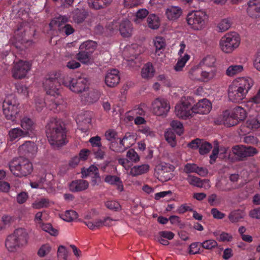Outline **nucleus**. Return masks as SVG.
<instances>
[{
  "label": "nucleus",
  "instance_id": "6e6552de",
  "mask_svg": "<svg viewBox=\"0 0 260 260\" xmlns=\"http://www.w3.org/2000/svg\"><path fill=\"white\" fill-rule=\"evenodd\" d=\"M62 85L75 93H81L88 88V80L84 76L74 78L68 75L63 78Z\"/></svg>",
  "mask_w": 260,
  "mask_h": 260
},
{
  "label": "nucleus",
  "instance_id": "58836bf2",
  "mask_svg": "<svg viewBox=\"0 0 260 260\" xmlns=\"http://www.w3.org/2000/svg\"><path fill=\"white\" fill-rule=\"evenodd\" d=\"M82 175L85 176L93 175L94 177L93 178H95V179L93 180L92 182H95V179H100V176L98 173V169L96 167L93 165L91 166L89 168L86 169V170L82 171Z\"/></svg>",
  "mask_w": 260,
  "mask_h": 260
},
{
  "label": "nucleus",
  "instance_id": "a18cd8bd",
  "mask_svg": "<svg viewBox=\"0 0 260 260\" xmlns=\"http://www.w3.org/2000/svg\"><path fill=\"white\" fill-rule=\"evenodd\" d=\"M215 61L216 59L214 56L212 55H208L202 60L200 64L201 67L204 66L211 68L214 66Z\"/></svg>",
  "mask_w": 260,
  "mask_h": 260
},
{
  "label": "nucleus",
  "instance_id": "052dcab7",
  "mask_svg": "<svg viewBox=\"0 0 260 260\" xmlns=\"http://www.w3.org/2000/svg\"><path fill=\"white\" fill-rule=\"evenodd\" d=\"M101 138L100 136H96L92 137L89 140V142L91 144L93 149L102 148V145L101 142Z\"/></svg>",
  "mask_w": 260,
  "mask_h": 260
},
{
  "label": "nucleus",
  "instance_id": "9b49d317",
  "mask_svg": "<svg viewBox=\"0 0 260 260\" xmlns=\"http://www.w3.org/2000/svg\"><path fill=\"white\" fill-rule=\"evenodd\" d=\"M152 110L154 114L157 116H166L170 109L169 102L161 98L155 99L152 103Z\"/></svg>",
  "mask_w": 260,
  "mask_h": 260
},
{
  "label": "nucleus",
  "instance_id": "423d86ee",
  "mask_svg": "<svg viewBox=\"0 0 260 260\" xmlns=\"http://www.w3.org/2000/svg\"><path fill=\"white\" fill-rule=\"evenodd\" d=\"M19 105L15 96L11 95L6 98L3 102V110L7 119L16 122L19 113Z\"/></svg>",
  "mask_w": 260,
  "mask_h": 260
},
{
  "label": "nucleus",
  "instance_id": "412c9836",
  "mask_svg": "<svg viewBox=\"0 0 260 260\" xmlns=\"http://www.w3.org/2000/svg\"><path fill=\"white\" fill-rule=\"evenodd\" d=\"M119 71L116 69L109 71L105 76V83L110 87L116 86L119 83Z\"/></svg>",
  "mask_w": 260,
  "mask_h": 260
},
{
  "label": "nucleus",
  "instance_id": "20e7f679",
  "mask_svg": "<svg viewBox=\"0 0 260 260\" xmlns=\"http://www.w3.org/2000/svg\"><path fill=\"white\" fill-rule=\"evenodd\" d=\"M11 173L16 177L22 178L30 175L33 171V166L30 160L23 157L14 158L9 163Z\"/></svg>",
  "mask_w": 260,
  "mask_h": 260
},
{
  "label": "nucleus",
  "instance_id": "c85d7f7f",
  "mask_svg": "<svg viewBox=\"0 0 260 260\" xmlns=\"http://www.w3.org/2000/svg\"><path fill=\"white\" fill-rule=\"evenodd\" d=\"M222 121L223 124L226 126H234L238 123V120L235 117L233 116L231 112L225 111L223 114Z\"/></svg>",
  "mask_w": 260,
  "mask_h": 260
},
{
  "label": "nucleus",
  "instance_id": "f704fd0d",
  "mask_svg": "<svg viewBox=\"0 0 260 260\" xmlns=\"http://www.w3.org/2000/svg\"><path fill=\"white\" fill-rule=\"evenodd\" d=\"M96 46L97 44L95 42L92 40H87L80 45L79 50L92 54L96 49Z\"/></svg>",
  "mask_w": 260,
  "mask_h": 260
},
{
  "label": "nucleus",
  "instance_id": "c9c22d12",
  "mask_svg": "<svg viewBox=\"0 0 260 260\" xmlns=\"http://www.w3.org/2000/svg\"><path fill=\"white\" fill-rule=\"evenodd\" d=\"M186 180L189 184L200 188L204 186V183L209 182L208 180H201L199 178L191 175H188L187 177L186 178Z\"/></svg>",
  "mask_w": 260,
  "mask_h": 260
},
{
  "label": "nucleus",
  "instance_id": "6e6d98bb",
  "mask_svg": "<svg viewBox=\"0 0 260 260\" xmlns=\"http://www.w3.org/2000/svg\"><path fill=\"white\" fill-rule=\"evenodd\" d=\"M212 148V146L210 143L202 141L199 147V152L202 155L207 154Z\"/></svg>",
  "mask_w": 260,
  "mask_h": 260
},
{
  "label": "nucleus",
  "instance_id": "4d7b16f0",
  "mask_svg": "<svg viewBox=\"0 0 260 260\" xmlns=\"http://www.w3.org/2000/svg\"><path fill=\"white\" fill-rule=\"evenodd\" d=\"M32 206L36 209L46 208L49 206V200L46 198H42L39 201L34 203Z\"/></svg>",
  "mask_w": 260,
  "mask_h": 260
},
{
  "label": "nucleus",
  "instance_id": "aec40b11",
  "mask_svg": "<svg viewBox=\"0 0 260 260\" xmlns=\"http://www.w3.org/2000/svg\"><path fill=\"white\" fill-rule=\"evenodd\" d=\"M247 13L251 18H260V0L250 1L247 3Z\"/></svg>",
  "mask_w": 260,
  "mask_h": 260
},
{
  "label": "nucleus",
  "instance_id": "2f4dec72",
  "mask_svg": "<svg viewBox=\"0 0 260 260\" xmlns=\"http://www.w3.org/2000/svg\"><path fill=\"white\" fill-rule=\"evenodd\" d=\"M87 16V12L84 9H75L73 12V18L77 23L82 22Z\"/></svg>",
  "mask_w": 260,
  "mask_h": 260
},
{
  "label": "nucleus",
  "instance_id": "79ce46f5",
  "mask_svg": "<svg viewBox=\"0 0 260 260\" xmlns=\"http://www.w3.org/2000/svg\"><path fill=\"white\" fill-rule=\"evenodd\" d=\"M91 54L85 51L80 50L76 55V58L82 63L87 64L90 61Z\"/></svg>",
  "mask_w": 260,
  "mask_h": 260
},
{
  "label": "nucleus",
  "instance_id": "680f3d73",
  "mask_svg": "<svg viewBox=\"0 0 260 260\" xmlns=\"http://www.w3.org/2000/svg\"><path fill=\"white\" fill-rule=\"evenodd\" d=\"M126 156L131 161L134 162L140 160L139 156L133 149H131L127 152Z\"/></svg>",
  "mask_w": 260,
  "mask_h": 260
},
{
  "label": "nucleus",
  "instance_id": "bb28decb",
  "mask_svg": "<svg viewBox=\"0 0 260 260\" xmlns=\"http://www.w3.org/2000/svg\"><path fill=\"white\" fill-rule=\"evenodd\" d=\"M25 131L20 127L11 128L8 133V136L11 141L18 140L22 138L28 137Z\"/></svg>",
  "mask_w": 260,
  "mask_h": 260
},
{
  "label": "nucleus",
  "instance_id": "a19ab883",
  "mask_svg": "<svg viewBox=\"0 0 260 260\" xmlns=\"http://www.w3.org/2000/svg\"><path fill=\"white\" fill-rule=\"evenodd\" d=\"M214 235L216 237V239L220 242H230L233 239L231 235L224 232L221 233L215 232L214 233Z\"/></svg>",
  "mask_w": 260,
  "mask_h": 260
},
{
  "label": "nucleus",
  "instance_id": "6ab92c4d",
  "mask_svg": "<svg viewBox=\"0 0 260 260\" xmlns=\"http://www.w3.org/2000/svg\"><path fill=\"white\" fill-rule=\"evenodd\" d=\"M211 108V103L207 99H203L199 101L198 103L193 106L194 114L196 113L200 114H208Z\"/></svg>",
  "mask_w": 260,
  "mask_h": 260
},
{
  "label": "nucleus",
  "instance_id": "0eeeda50",
  "mask_svg": "<svg viewBox=\"0 0 260 260\" xmlns=\"http://www.w3.org/2000/svg\"><path fill=\"white\" fill-rule=\"evenodd\" d=\"M240 42V37L237 32L227 33L221 38L220 47L224 53H230L239 47Z\"/></svg>",
  "mask_w": 260,
  "mask_h": 260
},
{
  "label": "nucleus",
  "instance_id": "cd10ccee",
  "mask_svg": "<svg viewBox=\"0 0 260 260\" xmlns=\"http://www.w3.org/2000/svg\"><path fill=\"white\" fill-rule=\"evenodd\" d=\"M119 31L123 37H129L132 33V24L127 20L122 21L119 25Z\"/></svg>",
  "mask_w": 260,
  "mask_h": 260
},
{
  "label": "nucleus",
  "instance_id": "2eb2a0df",
  "mask_svg": "<svg viewBox=\"0 0 260 260\" xmlns=\"http://www.w3.org/2000/svg\"><path fill=\"white\" fill-rule=\"evenodd\" d=\"M190 78L194 80L207 82L214 76L212 71H201L198 68H192L189 71Z\"/></svg>",
  "mask_w": 260,
  "mask_h": 260
},
{
  "label": "nucleus",
  "instance_id": "39448f33",
  "mask_svg": "<svg viewBox=\"0 0 260 260\" xmlns=\"http://www.w3.org/2000/svg\"><path fill=\"white\" fill-rule=\"evenodd\" d=\"M28 233L23 228L16 229L13 234L9 235L6 241L5 245L10 251H14L17 247L25 245L27 243Z\"/></svg>",
  "mask_w": 260,
  "mask_h": 260
},
{
  "label": "nucleus",
  "instance_id": "37998d69",
  "mask_svg": "<svg viewBox=\"0 0 260 260\" xmlns=\"http://www.w3.org/2000/svg\"><path fill=\"white\" fill-rule=\"evenodd\" d=\"M131 139L132 137L130 135L128 136L127 135H125L122 139H120L119 145L122 148L123 152L125 151L133 145V143L128 142Z\"/></svg>",
  "mask_w": 260,
  "mask_h": 260
},
{
  "label": "nucleus",
  "instance_id": "b1692460",
  "mask_svg": "<svg viewBox=\"0 0 260 260\" xmlns=\"http://www.w3.org/2000/svg\"><path fill=\"white\" fill-rule=\"evenodd\" d=\"M181 8L177 6L169 7L166 10V15L169 20H176L182 15Z\"/></svg>",
  "mask_w": 260,
  "mask_h": 260
},
{
  "label": "nucleus",
  "instance_id": "4be33fe9",
  "mask_svg": "<svg viewBox=\"0 0 260 260\" xmlns=\"http://www.w3.org/2000/svg\"><path fill=\"white\" fill-rule=\"evenodd\" d=\"M260 127V121L255 117H250L240 126L241 132L245 134L249 133L251 130L255 129Z\"/></svg>",
  "mask_w": 260,
  "mask_h": 260
},
{
  "label": "nucleus",
  "instance_id": "f8f14e48",
  "mask_svg": "<svg viewBox=\"0 0 260 260\" xmlns=\"http://www.w3.org/2000/svg\"><path fill=\"white\" fill-rule=\"evenodd\" d=\"M31 64L27 61L20 60L14 62L12 70L13 77L15 79H22L24 78L30 70Z\"/></svg>",
  "mask_w": 260,
  "mask_h": 260
},
{
  "label": "nucleus",
  "instance_id": "0e129e2a",
  "mask_svg": "<svg viewBox=\"0 0 260 260\" xmlns=\"http://www.w3.org/2000/svg\"><path fill=\"white\" fill-rule=\"evenodd\" d=\"M120 178L116 176L108 175L105 177L104 181L111 185H115L120 182Z\"/></svg>",
  "mask_w": 260,
  "mask_h": 260
},
{
  "label": "nucleus",
  "instance_id": "393cba45",
  "mask_svg": "<svg viewBox=\"0 0 260 260\" xmlns=\"http://www.w3.org/2000/svg\"><path fill=\"white\" fill-rule=\"evenodd\" d=\"M88 185V182L86 180H76L70 183V189L72 192L81 191L87 188Z\"/></svg>",
  "mask_w": 260,
  "mask_h": 260
},
{
  "label": "nucleus",
  "instance_id": "4468645a",
  "mask_svg": "<svg viewBox=\"0 0 260 260\" xmlns=\"http://www.w3.org/2000/svg\"><path fill=\"white\" fill-rule=\"evenodd\" d=\"M232 151L239 160H243L244 158L253 156L257 153L255 148L243 145H237L233 147Z\"/></svg>",
  "mask_w": 260,
  "mask_h": 260
},
{
  "label": "nucleus",
  "instance_id": "bf43d9fd",
  "mask_svg": "<svg viewBox=\"0 0 260 260\" xmlns=\"http://www.w3.org/2000/svg\"><path fill=\"white\" fill-rule=\"evenodd\" d=\"M165 138L166 141L172 147H174L176 145V136L173 132H167L165 133Z\"/></svg>",
  "mask_w": 260,
  "mask_h": 260
},
{
  "label": "nucleus",
  "instance_id": "3c124183",
  "mask_svg": "<svg viewBox=\"0 0 260 260\" xmlns=\"http://www.w3.org/2000/svg\"><path fill=\"white\" fill-rule=\"evenodd\" d=\"M68 18L65 16H61L58 18L52 19L50 24L49 26L51 28H52L54 26L56 25L59 28V24H61L63 25L68 21Z\"/></svg>",
  "mask_w": 260,
  "mask_h": 260
},
{
  "label": "nucleus",
  "instance_id": "774afa93",
  "mask_svg": "<svg viewBox=\"0 0 260 260\" xmlns=\"http://www.w3.org/2000/svg\"><path fill=\"white\" fill-rule=\"evenodd\" d=\"M106 206L108 209L115 211H118L120 208L119 204L115 201H107L106 203Z\"/></svg>",
  "mask_w": 260,
  "mask_h": 260
},
{
  "label": "nucleus",
  "instance_id": "a878e982",
  "mask_svg": "<svg viewBox=\"0 0 260 260\" xmlns=\"http://www.w3.org/2000/svg\"><path fill=\"white\" fill-rule=\"evenodd\" d=\"M113 0H87L89 7L94 10H101L110 5Z\"/></svg>",
  "mask_w": 260,
  "mask_h": 260
},
{
  "label": "nucleus",
  "instance_id": "dca6fc26",
  "mask_svg": "<svg viewBox=\"0 0 260 260\" xmlns=\"http://www.w3.org/2000/svg\"><path fill=\"white\" fill-rule=\"evenodd\" d=\"M37 150V145L31 141H26L18 148L19 153L28 157H34Z\"/></svg>",
  "mask_w": 260,
  "mask_h": 260
},
{
  "label": "nucleus",
  "instance_id": "c756f323",
  "mask_svg": "<svg viewBox=\"0 0 260 260\" xmlns=\"http://www.w3.org/2000/svg\"><path fill=\"white\" fill-rule=\"evenodd\" d=\"M149 169V166L147 164L135 166L131 168L129 174L133 176H137L147 173Z\"/></svg>",
  "mask_w": 260,
  "mask_h": 260
},
{
  "label": "nucleus",
  "instance_id": "a211bd4d",
  "mask_svg": "<svg viewBox=\"0 0 260 260\" xmlns=\"http://www.w3.org/2000/svg\"><path fill=\"white\" fill-rule=\"evenodd\" d=\"M100 95V92L98 90L88 88L81 95V101L85 104H92L98 101Z\"/></svg>",
  "mask_w": 260,
  "mask_h": 260
},
{
  "label": "nucleus",
  "instance_id": "7c9ffc66",
  "mask_svg": "<svg viewBox=\"0 0 260 260\" xmlns=\"http://www.w3.org/2000/svg\"><path fill=\"white\" fill-rule=\"evenodd\" d=\"M147 22L148 27L152 29H157L160 24L159 18L154 14H150L148 15Z\"/></svg>",
  "mask_w": 260,
  "mask_h": 260
},
{
  "label": "nucleus",
  "instance_id": "473e14b6",
  "mask_svg": "<svg viewBox=\"0 0 260 260\" xmlns=\"http://www.w3.org/2000/svg\"><path fill=\"white\" fill-rule=\"evenodd\" d=\"M153 43L155 47V54L159 56L162 53L166 47L165 40L160 37H156L153 40Z\"/></svg>",
  "mask_w": 260,
  "mask_h": 260
},
{
  "label": "nucleus",
  "instance_id": "9d476101",
  "mask_svg": "<svg viewBox=\"0 0 260 260\" xmlns=\"http://www.w3.org/2000/svg\"><path fill=\"white\" fill-rule=\"evenodd\" d=\"M30 31L29 24L26 22L21 23L14 31V39L16 41V43H20L22 44L27 42L29 36L31 35Z\"/></svg>",
  "mask_w": 260,
  "mask_h": 260
},
{
  "label": "nucleus",
  "instance_id": "338daca9",
  "mask_svg": "<svg viewBox=\"0 0 260 260\" xmlns=\"http://www.w3.org/2000/svg\"><path fill=\"white\" fill-rule=\"evenodd\" d=\"M197 169L198 166L196 164L187 163L184 166V172L187 174L196 173Z\"/></svg>",
  "mask_w": 260,
  "mask_h": 260
},
{
  "label": "nucleus",
  "instance_id": "1a4fd4ad",
  "mask_svg": "<svg viewBox=\"0 0 260 260\" xmlns=\"http://www.w3.org/2000/svg\"><path fill=\"white\" fill-rule=\"evenodd\" d=\"M208 16L202 10L194 11L188 14L186 21L189 25L194 30H201L204 27Z\"/></svg>",
  "mask_w": 260,
  "mask_h": 260
},
{
  "label": "nucleus",
  "instance_id": "72a5a7b5",
  "mask_svg": "<svg viewBox=\"0 0 260 260\" xmlns=\"http://www.w3.org/2000/svg\"><path fill=\"white\" fill-rule=\"evenodd\" d=\"M155 70L151 62H147L143 67L141 75L143 78L149 79L153 77Z\"/></svg>",
  "mask_w": 260,
  "mask_h": 260
},
{
  "label": "nucleus",
  "instance_id": "ddd939ff",
  "mask_svg": "<svg viewBox=\"0 0 260 260\" xmlns=\"http://www.w3.org/2000/svg\"><path fill=\"white\" fill-rule=\"evenodd\" d=\"M176 116L183 119L192 117L194 116L193 106L187 101L177 104L175 106Z\"/></svg>",
  "mask_w": 260,
  "mask_h": 260
},
{
  "label": "nucleus",
  "instance_id": "69168bd1",
  "mask_svg": "<svg viewBox=\"0 0 260 260\" xmlns=\"http://www.w3.org/2000/svg\"><path fill=\"white\" fill-rule=\"evenodd\" d=\"M68 251L66 247L60 245L58 248L57 256L60 259L66 260L68 257Z\"/></svg>",
  "mask_w": 260,
  "mask_h": 260
},
{
  "label": "nucleus",
  "instance_id": "e2e57ef3",
  "mask_svg": "<svg viewBox=\"0 0 260 260\" xmlns=\"http://www.w3.org/2000/svg\"><path fill=\"white\" fill-rule=\"evenodd\" d=\"M105 136L107 140L112 142L116 140L117 133L114 129H110L105 132Z\"/></svg>",
  "mask_w": 260,
  "mask_h": 260
},
{
  "label": "nucleus",
  "instance_id": "09e8293b",
  "mask_svg": "<svg viewBox=\"0 0 260 260\" xmlns=\"http://www.w3.org/2000/svg\"><path fill=\"white\" fill-rule=\"evenodd\" d=\"M171 125L174 131L179 136L181 135L184 131L182 123L178 120H173L171 123Z\"/></svg>",
  "mask_w": 260,
  "mask_h": 260
},
{
  "label": "nucleus",
  "instance_id": "8fccbe9b",
  "mask_svg": "<svg viewBox=\"0 0 260 260\" xmlns=\"http://www.w3.org/2000/svg\"><path fill=\"white\" fill-rule=\"evenodd\" d=\"M77 120L79 122H81L88 127L91 121V113L89 111L85 112L83 115L78 116Z\"/></svg>",
  "mask_w": 260,
  "mask_h": 260
},
{
  "label": "nucleus",
  "instance_id": "ea45409f",
  "mask_svg": "<svg viewBox=\"0 0 260 260\" xmlns=\"http://www.w3.org/2000/svg\"><path fill=\"white\" fill-rule=\"evenodd\" d=\"M61 217L64 221L71 222L78 218V214L74 210H67L61 214Z\"/></svg>",
  "mask_w": 260,
  "mask_h": 260
},
{
  "label": "nucleus",
  "instance_id": "13d9d810",
  "mask_svg": "<svg viewBox=\"0 0 260 260\" xmlns=\"http://www.w3.org/2000/svg\"><path fill=\"white\" fill-rule=\"evenodd\" d=\"M231 21L230 19H223L218 24V28L221 32H224L227 30L231 26Z\"/></svg>",
  "mask_w": 260,
  "mask_h": 260
},
{
  "label": "nucleus",
  "instance_id": "5701e85b",
  "mask_svg": "<svg viewBox=\"0 0 260 260\" xmlns=\"http://www.w3.org/2000/svg\"><path fill=\"white\" fill-rule=\"evenodd\" d=\"M20 126L22 130L25 131L28 137L34 134L36 124L32 119L28 117H24L20 120Z\"/></svg>",
  "mask_w": 260,
  "mask_h": 260
},
{
  "label": "nucleus",
  "instance_id": "e433bc0d",
  "mask_svg": "<svg viewBox=\"0 0 260 260\" xmlns=\"http://www.w3.org/2000/svg\"><path fill=\"white\" fill-rule=\"evenodd\" d=\"M231 113L233 116L238 120V122L243 120L246 117V112L245 109L240 106L234 108L232 111Z\"/></svg>",
  "mask_w": 260,
  "mask_h": 260
},
{
  "label": "nucleus",
  "instance_id": "5fc2aeb1",
  "mask_svg": "<svg viewBox=\"0 0 260 260\" xmlns=\"http://www.w3.org/2000/svg\"><path fill=\"white\" fill-rule=\"evenodd\" d=\"M42 229L50 234L51 236H56L58 235V231L54 228L50 223H42L41 225Z\"/></svg>",
  "mask_w": 260,
  "mask_h": 260
},
{
  "label": "nucleus",
  "instance_id": "864d4df0",
  "mask_svg": "<svg viewBox=\"0 0 260 260\" xmlns=\"http://www.w3.org/2000/svg\"><path fill=\"white\" fill-rule=\"evenodd\" d=\"M202 247L200 242H193L191 243L189 247V253L190 254H196L201 253L203 250H201Z\"/></svg>",
  "mask_w": 260,
  "mask_h": 260
},
{
  "label": "nucleus",
  "instance_id": "f257e3e1",
  "mask_svg": "<svg viewBox=\"0 0 260 260\" xmlns=\"http://www.w3.org/2000/svg\"><path fill=\"white\" fill-rule=\"evenodd\" d=\"M65 75L59 72L48 73L43 81V86L48 94L47 99L53 101L50 105L51 108L62 105L63 103L62 97L60 94L61 85Z\"/></svg>",
  "mask_w": 260,
  "mask_h": 260
},
{
  "label": "nucleus",
  "instance_id": "f03ea898",
  "mask_svg": "<svg viewBox=\"0 0 260 260\" xmlns=\"http://www.w3.org/2000/svg\"><path fill=\"white\" fill-rule=\"evenodd\" d=\"M46 128V136L51 145L59 147L67 142L66 128L60 119L51 118Z\"/></svg>",
  "mask_w": 260,
  "mask_h": 260
},
{
  "label": "nucleus",
  "instance_id": "603ef678",
  "mask_svg": "<svg viewBox=\"0 0 260 260\" xmlns=\"http://www.w3.org/2000/svg\"><path fill=\"white\" fill-rule=\"evenodd\" d=\"M202 248L207 250H211L217 247V242L213 239H209L201 243Z\"/></svg>",
  "mask_w": 260,
  "mask_h": 260
},
{
  "label": "nucleus",
  "instance_id": "f3484780",
  "mask_svg": "<svg viewBox=\"0 0 260 260\" xmlns=\"http://www.w3.org/2000/svg\"><path fill=\"white\" fill-rule=\"evenodd\" d=\"M48 98V94L47 95V96L46 97L45 101L44 99L42 98L39 97V96H36L35 97V104L36 106V110L38 111H41L42 110L43 108L45 106L48 107V108L51 110H53L54 112H58L60 110H61L63 108V105H60L58 107H53L51 108V107L50 105L51 104H52L53 101H51L50 100H49L47 99Z\"/></svg>",
  "mask_w": 260,
  "mask_h": 260
},
{
  "label": "nucleus",
  "instance_id": "4c0bfd02",
  "mask_svg": "<svg viewBox=\"0 0 260 260\" xmlns=\"http://www.w3.org/2000/svg\"><path fill=\"white\" fill-rule=\"evenodd\" d=\"M243 71V66L242 65H231L226 70V75L229 77H233Z\"/></svg>",
  "mask_w": 260,
  "mask_h": 260
},
{
  "label": "nucleus",
  "instance_id": "c03bdc74",
  "mask_svg": "<svg viewBox=\"0 0 260 260\" xmlns=\"http://www.w3.org/2000/svg\"><path fill=\"white\" fill-rule=\"evenodd\" d=\"M58 29L60 33L64 34L67 36L72 34L75 31L73 27L69 24H64L63 25L60 24Z\"/></svg>",
  "mask_w": 260,
  "mask_h": 260
},
{
  "label": "nucleus",
  "instance_id": "49530a36",
  "mask_svg": "<svg viewBox=\"0 0 260 260\" xmlns=\"http://www.w3.org/2000/svg\"><path fill=\"white\" fill-rule=\"evenodd\" d=\"M189 58L190 56L188 54H185L184 56L178 59L177 63L174 66V70L177 72L182 71L183 68Z\"/></svg>",
  "mask_w": 260,
  "mask_h": 260
},
{
  "label": "nucleus",
  "instance_id": "de8ad7c7",
  "mask_svg": "<svg viewBox=\"0 0 260 260\" xmlns=\"http://www.w3.org/2000/svg\"><path fill=\"white\" fill-rule=\"evenodd\" d=\"M243 217L242 212L239 210H234L229 215V219L233 223L238 222Z\"/></svg>",
  "mask_w": 260,
  "mask_h": 260
},
{
  "label": "nucleus",
  "instance_id": "7ed1b4c3",
  "mask_svg": "<svg viewBox=\"0 0 260 260\" xmlns=\"http://www.w3.org/2000/svg\"><path fill=\"white\" fill-rule=\"evenodd\" d=\"M253 85L251 78H239L232 82L228 88V96L230 101L239 103L243 101Z\"/></svg>",
  "mask_w": 260,
  "mask_h": 260
}]
</instances>
